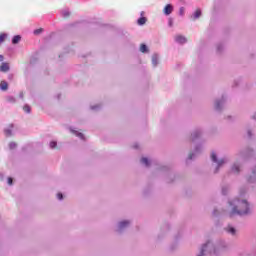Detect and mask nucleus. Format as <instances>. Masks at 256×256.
Listing matches in <instances>:
<instances>
[{
	"mask_svg": "<svg viewBox=\"0 0 256 256\" xmlns=\"http://www.w3.org/2000/svg\"><path fill=\"white\" fill-rule=\"evenodd\" d=\"M146 22H147V18L145 17H141L138 19V25H145Z\"/></svg>",
	"mask_w": 256,
	"mask_h": 256,
	"instance_id": "nucleus-16",
	"label": "nucleus"
},
{
	"mask_svg": "<svg viewBox=\"0 0 256 256\" xmlns=\"http://www.w3.org/2000/svg\"><path fill=\"white\" fill-rule=\"evenodd\" d=\"M55 147H57V142L55 141L50 142V149H55Z\"/></svg>",
	"mask_w": 256,
	"mask_h": 256,
	"instance_id": "nucleus-22",
	"label": "nucleus"
},
{
	"mask_svg": "<svg viewBox=\"0 0 256 256\" xmlns=\"http://www.w3.org/2000/svg\"><path fill=\"white\" fill-rule=\"evenodd\" d=\"M164 13L166 15H171V13H173V6L171 4H167L164 8Z\"/></svg>",
	"mask_w": 256,
	"mask_h": 256,
	"instance_id": "nucleus-5",
	"label": "nucleus"
},
{
	"mask_svg": "<svg viewBox=\"0 0 256 256\" xmlns=\"http://www.w3.org/2000/svg\"><path fill=\"white\" fill-rule=\"evenodd\" d=\"M43 29H36L34 30V35H39V33H42Z\"/></svg>",
	"mask_w": 256,
	"mask_h": 256,
	"instance_id": "nucleus-24",
	"label": "nucleus"
},
{
	"mask_svg": "<svg viewBox=\"0 0 256 256\" xmlns=\"http://www.w3.org/2000/svg\"><path fill=\"white\" fill-rule=\"evenodd\" d=\"M232 171H233V173H239V165L235 164V165L232 167Z\"/></svg>",
	"mask_w": 256,
	"mask_h": 256,
	"instance_id": "nucleus-20",
	"label": "nucleus"
},
{
	"mask_svg": "<svg viewBox=\"0 0 256 256\" xmlns=\"http://www.w3.org/2000/svg\"><path fill=\"white\" fill-rule=\"evenodd\" d=\"M19 41H21V36H20V35H16V36H14L13 39H12V43H13L14 45H17V43H19Z\"/></svg>",
	"mask_w": 256,
	"mask_h": 256,
	"instance_id": "nucleus-10",
	"label": "nucleus"
},
{
	"mask_svg": "<svg viewBox=\"0 0 256 256\" xmlns=\"http://www.w3.org/2000/svg\"><path fill=\"white\" fill-rule=\"evenodd\" d=\"M15 147H17V144H16L15 142H11V143L9 144V148H10V149H15Z\"/></svg>",
	"mask_w": 256,
	"mask_h": 256,
	"instance_id": "nucleus-23",
	"label": "nucleus"
},
{
	"mask_svg": "<svg viewBox=\"0 0 256 256\" xmlns=\"http://www.w3.org/2000/svg\"><path fill=\"white\" fill-rule=\"evenodd\" d=\"M70 12L69 9L62 10V17H69Z\"/></svg>",
	"mask_w": 256,
	"mask_h": 256,
	"instance_id": "nucleus-18",
	"label": "nucleus"
},
{
	"mask_svg": "<svg viewBox=\"0 0 256 256\" xmlns=\"http://www.w3.org/2000/svg\"><path fill=\"white\" fill-rule=\"evenodd\" d=\"M207 253H215V247L211 242H207L202 246L200 254L198 256H205L207 255Z\"/></svg>",
	"mask_w": 256,
	"mask_h": 256,
	"instance_id": "nucleus-2",
	"label": "nucleus"
},
{
	"mask_svg": "<svg viewBox=\"0 0 256 256\" xmlns=\"http://www.w3.org/2000/svg\"><path fill=\"white\" fill-rule=\"evenodd\" d=\"M190 159H193V156H190Z\"/></svg>",
	"mask_w": 256,
	"mask_h": 256,
	"instance_id": "nucleus-35",
	"label": "nucleus"
},
{
	"mask_svg": "<svg viewBox=\"0 0 256 256\" xmlns=\"http://www.w3.org/2000/svg\"><path fill=\"white\" fill-rule=\"evenodd\" d=\"M0 61H3V55H0Z\"/></svg>",
	"mask_w": 256,
	"mask_h": 256,
	"instance_id": "nucleus-31",
	"label": "nucleus"
},
{
	"mask_svg": "<svg viewBox=\"0 0 256 256\" xmlns=\"http://www.w3.org/2000/svg\"><path fill=\"white\" fill-rule=\"evenodd\" d=\"M23 110L25 111V113H31V107L29 105H25L23 107Z\"/></svg>",
	"mask_w": 256,
	"mask_h": 256,
	"instance_id": "nucleus-19",
	"label": "nucleus"
},
{
	"mask_svg": "<svg viewBox=\"0 0 256 256\" xmlns=\"http://www.w3.org/2000/svg\"><path fill=\"white\" fill-rule=\"evenodd\" d=\"M0 71H2L3 73H7V71H9V64L3 63V64L0 66Z\"/></svg>",
	"mask_w": 256,
	"mask_h": 256,
	"instance_id": "nucleus-8",
	"label": "nucleus"
},
{
	"mask_svg": "<svg viewBox=\"0 0 256 256\" xmlns=\"http://www.w3.org/2000/svg\"><path fill=\"white\" fill-rule=\"evenodd\" d=\"M159 61V56L157 55V54H154L153 56H152V65L154 66V67H157V65H158V62Z\"/></svg>",
	"mask_w": 256,
	"mask_h": 256,
	"instance_id": "nucleus-7",
	"label": "nucleus"
},
{
	"mask_svg": "<svg viewBox=\"0 0 256 256\" xmlns=\"http://www.w3.org/2000/svg\"><path fill=\"white\" fill-rule=\"evenodd\" d=\"M211 159L213 161V163H217L218 167H221V165H223V163H225V160H217V154H215V152L211 153Z\"/></svg>",
	"mask_w": 256,
	"mask_h": 256,
	"instance_id": "nucleus-3",
	"label": "nucleus"
},
{
	"mask_svg": "<svg viewBox=\"0 0 256 256\" xmlns=\"http://www.w3.org/2000/svg\"><path fill=\"white\" fill-rule=\"evenodd\" d=\"M253 117H254V119H256V114Z\"/></svg>",
	"mask_w": 256,
	"mask_h": 256,
	"instance_id": "nucleus-33",
	"label": "nucleus"
},
{
	"mask_svg": "<svg viewBox=\"0 0 256 256\" xmlns=\"http://www.w3.org/2000/svg\"><path fill=\"white\" fill-rule=\"evenodd\" d=\"M193 19H199L201 17V11L198 9L192 15Z\"/></svg>",
	"mask_w": 256,
	"mask_h": 256,
	"instance_id": "nucleus-12",
	"label": "nucleus"
},
{
	"mask_svg": "<svg viewBox=\"0 0 256 256\" xmlns=\"http://www.w3.org/2000/svg\"><path fill=\"white\" fill-rule=\"evenodd\" d=\"M57 199H59V201H61L63 199V194L62 193H58L57 194Z\"/></svg>",
	"mask_w": 256,
	"mask_h": 256,
	"instance_id": "nucleus-26",
	"label": "nucleus"
},
{
	"mask_svg": "<svg viewBox=\"0 0 256 256\" xmlns=\"http://www.w3.org/2000/svg\"><path fill=\"white\" fill-rule=\"evenodd\" d=\"M140 51H141V53H147V51H149V50L147 49V45L142 44V45L140 46Z\"/></svg>",
	"mask_w": 256,
	"mask_h": 256,
	"instance_id": "nucleus-17",
	"label": "nucleus"
},
{
	"mask_svg": "<svg viewBox=\"0 0 256 256\" xmlns=\"http://www.w3.org/2000/svg\"><path fill=\"white\" fill-rule=\"evenodd\" d=\"M0 179H3V175L0 174Z\"/></svg>",
	"mask_w": 256,
	"mask_h": 256,
	"instance_id": "nucleus-32",
	"label": "nucleus"
},
{
	"mask_svg": "<svg viewBox=\"0 0 256 256\" xmlns=\"http://www.w3.org/2000/svg\"><path fill=\"white\" fill-rule=\"evenodd\" d=\"M180 15H185V8L181 7L179 10Z\"/></svg>",
	"mask_w": 256,
	"mask_h": 256,
	"instance_id": "nucleus-25",
	"label": "nucleus"
},
{
	"mask_svg": "<svg viewBox=\"0 0 256 256\" xmlns=\"http://www.w3.org/2000/svg\"><path fill=\"white\" fill-rule=\"evenodd\" d=\"M9 127L10 128L4 130L6 137H11V129H13V124H11Z\"/></svg>",
	"mask_w": 256,
	"mask_h": 256,
	"instance_id": "nucleus-11",
	"label": "nucleus"
},
{
	"mask_svg": "<svg viewBox=\"0 0 256 256\" xmlns=\"http://www.w3.org/2000/svg\"><path fill=\"white\" fill-rule=\"evenodd\" d=\"M92 109H95V106H92Z\"/></svg>",
	"mask_w": 256,
	"mask_h": 256,
	"instance_id": "nucleus-34",
	"label": "nucleus"
},
{
	"mask_svg": "<svg viewBox=\"0 0 256 256\" xmlns=\"http://www.w3.org/2000/svg\"><path fill=\"white\" fill-rule=\"evenodd\" d=\"M230 205V217H235V215H248L251 212V207L246 200H233L229 202Z\"/></svg>",
	"mask_w": 256,
	"mask_h": 256,
	"instance_id": "nucleus-1",
	"label": "nucleus"
},
{
	"mask_svg": "<svg viewBox=\"0 0 256 256\" xmlns=\"http://www.w3.org/2000/svg\"><path fill=\"white\" fill-rule=\"evenodd\" d=\"M144 12H141V15H143Z\"/></svg>",
	"mask_w": 256,
	"mask_h": 256,
	"instance_id": "nucleus-37",
	"label": "nucleus"
},
{
	"mask_svg": "<svg viewBox=\"0 0 256 256\" xmlns=\"http://www.w3.org/2000/svg\"><path fill=\"white\" fill-rule=\"evenodd\" d=\"M72 133H74V135H76V137H79V139H85V136H83V133L72 130Z\"/></svg>",
	"mask_w": 256,
	"mask_h": 256,
	"instance_id": "nucleus-13",
	"label": "nucleus"
},
{
	"mask_svg": "<svg viewBox=\"0 0 256 256\" xmlns=\"http://www.w3.org/2000/svg\"><path fill=\"white\" fill-rule=\"evenodd\" d=\"M7 37V34H1L0 35V43H3Z\"/></svg>",
	"mask_w": 256,
	"mask_h": 256,
	"instance_id": "nucleus-21",
	"label": "nucleus"
},
{
	"mask_svg": "<svg viewBox=\"0 0 256 256\" xmlns=\"http://www.w3.org/2000/svg\"><path fill=\"white\" fill-rule=\"evenodd\" d=\"M8 79H13V75H9V76H8Z\"/></svg>",
	"mask_w": 256,
	"mask_h": 256,
	"instance_id": "nucleus-30",
	"label": "nucleus"
},
{
	"mask_svg": "<svg viewBox=\"0 0 256 256\" xmlns=\"http://www.w3.org/2000/svg\"><path fill=\"white\" fill-rule=\"evenodd\" d=\"M128 225H129V221L124 220V221H122V222H120V223L118 224V227H119V229L121 230V229H125V227H128Z\"/></svg>",
	"mask_w": 256,
	"mask_h": 256,
	"instance_id": "nucleus-9",
	"label": "nucleus"
},
{
	"mask_svg": "<svg viewBox=\"0 0 256 256\" xmlns=\"http://www.w3.org/2000/svg\"><path fill=\"white\" fill-rule=\"evenodd\" d=\"M8 185H13V178H8Z\"/></svg>",
	"mask_w": 256,
	"mask_h": 256,
	"instance_id": "nucleus-27",
	"label": "nucleus"
},
{
	"mask_svg": "<svg viewBox=\"0 0 256 256\" xmlns=\"http://www.w3.org/2000/svg\"><path fill=\"white\" fill-rule=\"evenodd\" d=\"M197 136H198L197 133H193V134H192V137H197Z\"/></svg>",
	"mask_w": 256,
	"mask_h": 256,
	"instance_id": "nucleus-28",
	"label": "nucleus"
},
{
	"mask_svg": "<svg viewBox=\"0 0 256 256\" xmlns=\"http://www.w3.org/2000/svg\"><path fill=\"white\" fill-rule=\"evenodd\" d=\"M223 194L225 195V190H223Z\"/></svg>",
	"mask_w": 256,
	"mask_h": 256,
	"instance_id": "nucleus-36",
	"label": "nucleus"
},
{
	"mask_svg": "<svg viewBox=\"0 0 256 256\" xmlns=\"http://www.w3.org/2000/svg\"><path fill=\"white\" fill-rule=\"evenodd\" d=\"M141 163H142V165H145V167H149V165H150L149 159H147L145 157H143L141 159Z\"/></svg>",
	"mask_w": 256,
	"mask_h": 256,
	"instance_id": "nucleus-14",
	"label": "nucleus"
},
{
	"mask_svg": "<svg viewBox=\"0 0 256 256\" xmlns=\"http://www.w3.org/2000/svg\"><path fill=\"white\" fill-rule=\"evenodd\" d=\"M227 233H230V235H235V228L228 226L226 228Z\"/></svg>",
	"mask_w": 256,
	"mask_h": 256,
	"instance_id": "nucleus-15",
	"label": "nucleus"
},
{
	"mask_svg": "<svg viewBox=\"0 0 256 256\" xmlns=\"http://www.w3.org/2000/svg\"><path fill=\"white\" fill-rule=\"evenodd\" d=\"M216 109H219V102L216 103Z\"/></svg>",
	"mask_w": 256,
	"mask_h": 256,
	"instance_id": "nucleus-29",
	"label": "nucleus"
},
{
	"mask_svg": "<svg viewBox=\"0 0 256 256\" xmlns=\"http://www.w3.org/2000/svg\"><path fill=\"white\" fill-rule=\"evenodd\" d=\"M0 89H1V91H7V89H9V84L6 81H1Z\"/></svg>",
	"mask_w": 256,
	"mask_h": 256,
	"instance_id": "nucleus-6",
	"label": "nucleus"
},
{
	"mask_svg": "<svg viewBox=\"0 0 256 256\" xmlns=\"http://www.w3.org/2000/svg\"><path fill=\"white\" fill-rule=\"evenodd\" d=\"M176 43H179L180 45H183L184 43H187V38L184 36L178 35L175 37Z\"/></svg>",
	"mask_w": 256,
	"mask_h": 256,
	"instance_id": "nucleus-4",
	"label": "nucleus"
}]
</instances>
